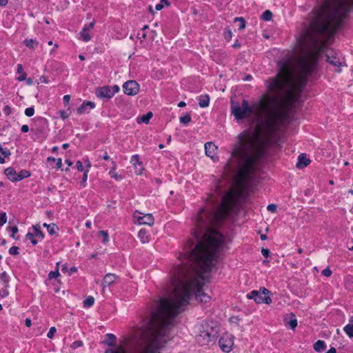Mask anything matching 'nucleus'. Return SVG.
Listing matches in <instances>:
<instances>
[{"label":"nucleus","mask_w":353,"mask_h":353,"mask_svg":"<svg viewBox=\"0 0 353 353\" xmlns=\"http://www.w3.org/2000/svg\"><path fill=\"white\" fill-rule=\"evenodd\" d=\"M26 46L30 48H34L38 44L37 41L34 39H26L24 41Z\"/></svg>","instance_id":"7c9ffc66"},{"label":"nucleus","mask_w":353,"mask_h":353,"mask_svg":"<svg viewBox=\"0 0 353 353\" xmlns=\"http://www.w3.org/2000/svg\"><path fill=\"white\" fill-rule=\"evenodd\" d=\"M327 60L334 66L341 67L344 65V61L336 57L328 56Z\"/></svg>","instance_id":"6ab92c4d"},{"label":"nucleus","mask_w":353,"mask_h":353,"mask_svg":"<svg viewBox=\"0 0 353 353\" xmlns=\"http://www.w3.org/2000/svg\"><path fill=\"white\" fill-rule=\"evenodd\" d=\"M186 103L184 102V101H180L179 103H178V106L179 108H183L184 106H185Z\"/></svg>","instance_id":"e2e57ef3"},{"label":"nucleus","mask_w":353,"mask_h":353,"mask_svg":"<svg viewBox=\"0 0 353 353\" xmlns=\"http://www.w3.org/2000/svg\"><path fill=\"white\" fill-rule=\"evenodd\" d=\"M25 325L28 327H30L32 325L31 320L30 319H26L25 321Z\"/></svg>","instance_id":"4d7b16f0"},{"label":"nucleus","mask_w":353,"mask_h":353,"mask_svg":"<svg viewBox=\"0 0 353 353\" xmlns=\"http://www.w3.org/2000/svg\"><path fill=\"white\" fill-rule=\"evenodd\" d=\"M47 230L50 235H53L58 230V227L54 223H50L48 225Z\"/></svg>","instance_id":"c756f323"},{"label":"nucleus","mask_w":353,"mask_h":353,"mask_svg":"<svg viewBox=\"0 0 353 353\" xmlns=\"http://www.w3.org/2000/svg\"><path fill=\"white\" fill-rule=\"evenodd\" d=\"M199 330L200 332L196 335V340L201 345H208L214 339L216 333L213 328L209 327L206 323L201 325Z\"/></svg>","instance_id":"20e7f679"},{"label":"nucleus","mask_w":353,"mask_h":353,"mask_svg":"<svg viewBox=\"0 0 353 353\" xmlns=\"http://www.w3.org/2000/svg\"><path fill=\"white\" fill-rule=\"evenodd\" d=\"M276 205L275 204H270L268 205L267 209L271 212H275L276 210Z\"/></svg>","instance_id":"c03bdc74"},{"label":"nucleus","mask_w":353,"mask_h":353,"mask_svg":"<svg viewBox=\"0 0 353 353\" xmlns=\"http://www.w3.org/2000/svg\"><path fill=\"white\" fill-rule=\"evenodd\" d=\"M343 330L350 338H352L353 337V323H352V322L350 321V323L344 327Z\"/></svg>","instance_id":"5701e85b"},{"label":"nucleus","mask_w":353,"mask_h":353,"mask_svg":"<svg viewBox=\"0 0 353 353\" xmlns=\"http://www.w3.org/2000/svg\"><path fill=\"white\" fill-rule=\"evenodd\" d=\"M235 195L229 190L221 197L220 203L210 195L204 208L195 219L194 240L188 242L184 254H180V264L170 272V282L165 296L161 298L153 311L164 335L172 320L183 310L194 294L196 300L208 303L211 297L205 292L201 274L210 270L224 237L215 230L220 221L232 210Z\"/></svg>","instance_id":"f03ea898"},{"label":"nucleus","mask_w":353,"mask_h":353,"mask_svg":"<svg viewBox=\"0 0 353 353\" xmlns=\"http://www.w3.org/2000/svg\"><path fill=\"white\" fill-rule=\"evenodd\" d=\"M94 25V22L85 25L82 30L79 32L78 38L84 42L89 41L91 39L90 32L93 29Z\"/></svg>","instance_id":"9b49d317"},{"label":"nucleus","mask_w":353,"mask_h":353,"mask_svg":"<svg viewBox=\"0 0 353 353\" xmlns=\"http://www.w3.org/2000/svg\"><path fill=\"white\" fill-rule=\"evenodd\" d=\"M88 172H89L88 169L85 170V172H84V174H83V180H82V183H85L87 179H88Z\"/></svg>","instance_id":"09e8293b"},{"label":"nucleus","mask_w":353,"mask_h":353,"mask_svg":"<svg viewBox=\"0 0 353 353\" xmlns=\"http://www.w3.org/2000/svg\"><path fill=\"white\" fill-rule=\"evenodd\" d=\"M152 117V113L151 112H148L146 114L142 115L137 118V121L138 123H148L150 119Z\"/></svg>","instance_id":"412c9836"},{"label":"nucleus","mask_w":353,"mask_h":353,"mask_svg":"<svg viewBox=\"0 0 353 353\" xmlns=\"http://www.w3.org/2000/svg\"><path fill=\"white\" fill-rule=\"evenodd\" d=\"M326 345L323 341L319 340L314 345V349L319 352H321L325 350Z\"/></svg>","instance_id":"4be33fe9"},{"label":"nucleus","mask_w":353,"mask_h":353,"mask_svg":"<svg viewBox=\"0 0 353 353\" xmlns=\"http://www.w3.org/2000/svg\"><path fill=\"white\" fill-rule=\"evenodd\" d=\"M9 253L11 255H16V254H17L19 253L18 252V248L15 247V246L11 247L10 248V250H9Z\"/></svg>","instance_id":"37998d69"},{"label":"nucleus","mask_w":353,"mask_h":353,"mask_svg":"<svg viewBox=\"0 0 353 353\" xmlns=\"http://www.w3.org/2000/svg\"><path fill=\"white\" fill-rule=\"evenodd\" d=\"M326 353H336V350L335 348L332 347Z\"/></svg>","instance_id":"69168bd1"},{"label":"nucleus","mask_w":353,"mask_h":353,"mask_svg":"<svg viewBox=\"0 0 353 353\" xmlns=\"http://www.w3.org/2000/svg\"><path fill=\"white\" fill-rule=\"evenodd\" d=\"M163 4L162 3H157L155 6L157 10H160L163 8Z\"/></svg>","instance_id":"bf43d9fd"},{"label":"nucleus","mask_w":353,"mask_h":353,"mask_svg":"<svg viewBox=\"0 0 353 353\" xmlns=\"http://www.w3.org/2000/svg\"><path fill=\"white\" fill-rule=\"evenodd\" d=\"M94 303V299L92 296H88L83 301V306L85 307H91Z\"/></svg>","instance_id":"c85d7f7f"},{"label":"nucleus","mask_w":353,"mask_h":353,"mask_svg":"<svg viewBox=\"0 0 353 353\" xmlns=\"http://www.w3.org/2000/svg\"><path fill=\"white\" fill-rule=\"evenodd\" d=\"M21 132H22L26 133V132H28L29 131V127H28V125H23L21 126Z\"/></svg>","instance_id":"864d4df0"},{"label":"nucleus","mask_w":353,"mask_h":353,"mask_svg":"<svg viewBox=\"0 0 353 353\" xmlns=\"http://www.w3.org/2000/svg\"><path fill=\"white\" fill-rule=\"evenodd\" d=\"M232 32L231 30L228 29V30H225V39H227L228 41H230L232 39Z\"/></svg>","instance_id":"79ce46f5"},{"label":"nucleus","mask_w":353,"mask_h":353,"mask_svg":"<svg viewBox=\"0 0 353 353\" xmlns=\"http://www.w3.org/2000/svg\"><path fill=\"white\" fill-rule=\"evenodd\" d=\"M60 114V117L63 119H66L67 118H68L69 117V114L65 112V111H61L59 112Z\"/></svg>","instance_id":"de8ad7c7"},{"label":"nucleus","mask_w":353,"mask_h":353,"mask_svg":"<svg viewBox=\"0 0 353 353\" xmlns=\"http://www.w3.org/2000/svg\"><path fill=\"white\" fill-rule=\"evenodd\" d=\"M63 103L65 104H68L69 102H70V96L67 94V95H65L63 98Z\"/></svg>","instance_id":"3c124183"},{"label":"nucleus","mask_w":353,"mask_h":353,"mask_svg":"<svg viewBox=\"0 0 353 353\" xmlns=\"http://www.w3.org/2000/svg\"><path fill=\"white\" fill-rule=\"evenodd\" d=\"M217 147L212 142H208L205 144V154L212 159L216 157Z\"/></svg>","instance_id":"f8f14e48"},{"label":"nucleus","mask_w":353,"mask_h":353,"mask_svg":"<svg viewBox=\"0 0 353 353\" xmlns=\"http://www.w3.org/2000/svg\"><path fill=\"white\" fill-rule=\"evenodd\" d=\"M289 327L294 330L296 326H297V321L296 319H291L289 323Z\"/></svg>","instance_id":"a19ab883"},{"label":"nucleus","mask_w":353,"mask_h":353,"mask_svg":"<svg viewBox=\"0 0 353 353\" xmlns=\"http://www.w3.org/2000/svg\"><path fill=\"white\" fill-rule=\"evenodd\" d=\"M7 222V215L6 212L0 213V226H3Z\"/></svg>","instance_id":"f704fd0d"},{"label":"nucleus","mask_w":353,"mask_h":353,"mask_svg":"<svg viewBox=\"0 0 353 353\" xmlns=\"http://www.w3.org/2000/svg\"><path fill=\"white\" fill-rule=\"evenodd\" d=\"M57 330L54 327H51L48 331V333L47 334L48 337L50 339H52L54 334L56 333Z\"/></svg>","instance_id":"58836bf2"},{"label":"nucleus","mask_w":353,"mask_h":353,"mask_svg":"<svg viewBox=\"0 0 353 353\" xmlns=\"http://www.w3.org/2000/svg\"><path fill=\"white\" fill-rule=\"evenodd\" d=\"M347 12L348 6L342 0H325L321 6L315 8L308 26L297 38L294 52L279 62L277 77L268 85L274 95H265L252 106L245 101L232 104V112L236 119L248 118L256 126L238 135L231 159L225 167L226 172L236 174L241 182L250 178L263 147L269 141L263 130L267 133L275 131L283 120L280 95L303 87L315 65L314 48L319 34H332L339 28Z\"/></svg>","instance_id":"f257e3e1"},{"label":"nucleus","mask_w":353,"mask_h":353,"mask_svg":"<svg viewBox=\"0 0 353 353\" xmlns=\"http://www.w3.org/2000/svg\"><path fill=\"white\" fill-rule=\"evenodd\" d=\"M120 88L117 85L112 86L105 85L97 88L95 94L99 98H112L115 94L119 92Z\"/></svg>","instance_id":"423d86ee"},{"label":"nucleus","mask_w":353,"mask_h":353,"mask_svg":"<svg viewBox=\"0 0 353 353\" xmlns=\"http://www.w3.org/2000/svg\"><path fill=\"white\" fill-rule=\"evenodd\" d=\"M219 344L223 352H230L234 345L232 336L228 333L223 334L219 339Z\"/></svg>","instance_id":"1a4fd4ad"},{"label":"nucleus","mask_w":353,"mask_h":353,"mask_svg":"<svg viewBox=\"0 0 353 353\" xmlns=\"http://www.w3.org/2000/svg\"><path fill=\"white\" fill-rule=\"evenodd\" d=\"M112 169H111L110 170H114V171H115V170H117V163H116V162L112 161Z\"/></svg>","instance_id":"052dcab7"},{"label":"nucleus","mask_w":353,"mask_h":353,"mask_svg":"<svg viewBox=\"0 0 353 353\" xmlns=\"http://www.w3.org/2000/svg\"><path fill=\"white\" fill-rule=\"evenodd\" d=\"M43 238L44 234L41 231L39 224L32 225V228L28 230V232L26 235V239L30 241L34 245H37L38 243L37 239L42 240Z\"/></svg>","instance_id":"0eeeda50"},{"label":"nucleus","mask_w":353,"mask_h":353,"mask_svg":"<svg viewBox=\"0 0 353 353\" xmlns=\"http://www.w3.org/2000/svg\"><path fill=\"white\" fill-rule=\"evenodd\" d=\"M138 237L140 239L143 243H148L150 241V235L145 229H141L139 230L138 233Z\"/></svg>","instance_id":"aec40b11"},{"label":"nucleus","mask_w":353,"mask_h":353,"mask_svg":"<svg viewBox=\"0 0 353 353\" xmlns=\"http://www.w3.org/2000/svg\"><path fill=\"white\" fill-rule=\"evenodd\" d=\"M0 280L5 288H8L10 277L6 272H3L0 274Z\"/></svg>","instance_id":"b1692460"},{"label":"nucleus","mask_w":353,"mask_h":353,"mask_svg":"<svg viewBox=\"0 0 353 353\" xmlns=\"http://www.w3.org/2000/svg\"><path fill=\"white\" fill-rule=\"evenodd\" d=\"M10 230L11 231V237L14 239H18V236H16V234L18 232V228L17 226H13L10 228Z\"/></svg>","instance_id":"c9c22d12"},{"label":"nucleus","mask_w":353,"mask_h":353,"mask_svg":"<svg viewBox=\"0 0 353 353\" xmlns=\"http://www.w3.org/2000/svg\"><path fill=\"white\" fill-rule=\"evenodd\" d=\"M123 89L125 94L134 96L139 92V85L137 81L130 80L123 85Z\"/></svg>","instance_id":"9d476101"},{"label":"nucleus","mask_w":353,"mask_h":353,"mask_svg":"<svg viewBox=\"0 0 353 353\" xmlns=\"http://www.w3.org/2000/svg\"><path fill=\"white\" fill-rule=\"evenodd\" d=\"M65 163H66L69 167L72 166V162L70 160H69V159H65Z\"/></svg>","instance_id":"0e129e2a"},{"label":"nucleus","mask_w":353,"mask_h":353,"mask_svg":"<svg viewBox=\"0 0 353 353\" xmlns=\"http://www.w3.org/2000/svg\"><path fill=\"white\" fill-rule=\"evenodd\" d=\"M234 23H236L239 27V30H242L245 27V20L241 17H236L234 20Z\"/></svg>","instance_id":"a878e982"},{"label":"nucleus","mask_w":353,"mask_h":353,"mask_svg":"<svg viewBox=\"0 0 353 353\" xmlns=\"http://www.w3.org/2000/svg\"><path fill=\"white\" fill-rule=\"evenodd\" d=\"M3 112L7 115L10 114L11 113V108L8 105L5 106L3 108Z\"/></svg>","instance_id":"8fccbe9b"},{"label":"nucleus","mask_w":353,"mask_h":353,"mask_svg":"<svg viewBox=\"0 0 353 353\" xmlns=\"http://www.w3.org/2000/svg\"><path fill=\"white\" fill-rule=\"evenodd\" d=\"M68 268L66 264H63L61 265V271L63 272V273H68Z\"/></svg>","instance_id":"6e6d98bb"},{"label":"nucleus","mask_w":353,"mask_h":353,"mask_svg":"<svg viewBox=\"0 0 353 353\" xmlns=\"http://www.w3.org/2000/svg\"><path fill=\"white\" fill-rule=\"evenodd\" d=\"M62 166V160L61 159H58L57 161V168H61Z\"/></svg>","instance_id":"13d9d810"},{"label":"nucleus","mask_w":353,"mask_h":353,"mask_svg":"<svg viewBox=\"0 0 353 353\" xmlns=\"http://www.w3.org/2000/svg\"><path fill=\"white\" fill-rule=\"evenodd\" d=\"M30 176V173L29 171L26 170H21L17 174V181H21L25 178H27Z\"/></svg>","instance_id":"bb28decb"},{"label":"nucleus","mask_w":353,"mask_h":353,"mask_svg":"<svg viewBox=\"0 0 353 353\" xmlns=\"http://www.w3.org/2000/svg\"><path fill=\"white\" fill-rule=\"evenodd\" d=\"M130 163L135 168L137 174H141L142 171L143 170V168L142 162L139 159V155H133L130 159Z\"/></svg>","instance_id":"ddd939ff"},{"label":"nucleus","mask_w":353,"mask_h":353,"mask_svg":"<svg viewBox=\"0 0 353 353\" xmlns=\"http://www.w3.org/2000/svg\"><path fill=\"white\" fill-rule=\"evenodd\" d=\"M99 236L101 238V242L103 243H106L109 241L108 234L106 231H100L99 232Z\"/></svg>","instance_id":"cd10ccee"},{"label":"nucleus","mask_w":353,"mask_h":353,"mask_svg":"<svg viewBox=\"0 0 353 353\" xmlns=\"http://www.w3.org/2000/svg\"><path fill=\"white\" fill-rule=\"evenodd\" d=\"M332 270L329 268L323 270V271L321 272L322 275L326 277L330 276L332 275Z\"/></svg>","instance_id":"ea45409f"},{"label":"nucleus","mask_w":353,"mask_h":353,"mask_svg":"<svg viewBox=\"0 0 353 353\" xmlns=\"http://www.w3.org/2000/svg\"><path fill=\"white\" fill-rule=\"evenodd\" d=\"M133 217L134 222L139 225H152L154 222V219L152 214H143L137 211L134 212Z\"/></svg>","instance_id":"6e6552de"},{"label":"nucleus","mask_w":353,"mask_h":353,"mask_svg":"<svg viewBox=\"0 0 353 353\" xmlns=\"http://www.w3.org/2000/svg\"><path fill=\"white\" fill-rule=\"evenodd\" d=\"M152 312L145 326L139 330L134 340L123 339L115 343L116 336L107 334L105 353H157L161 347L163 330Z\"/></svg>","instance_id":"7ed1b4c3"},{"label":"nucleus","mask_w":353,"mask_h":353,"mask_svg":"<svg viewBox=\"0 0 353 353\" xmlns=\"http://www.w3.org/2000/svg\"><path fill=\"white\" fill-rule=\"evenodd\" d=\"M199 105L201 108H204L209 105L210 97L208 94L200 95L197 97Z\"/></svg>","instance_id":"a211bd4d"},{"label":"nucleus","mask_w":353,"mask_h":353,"mask_svg":"<svg viewBox=\"0 0 353 353\" xmlns=\"http://www.w3.org/2000/svg\"><path fill=\"white\" fill-rule=\"evenodd\" d=\"M59 276H60V274H59V270L57 269H56L55 271H51L49 273V274H48V277L50 279H57Z\"/></svg>","instance_id":"4c0bfd02"},{"label":"nucleus","mask_w":353,"mask_h":353,"mask_svg":"<svg viewBox=\"0 0 353 353\" xmlns=\"http://www.w3.org/2000/svg\"><path fill=\"white\" fill-rule=\"evenodd\" d=\"M8 3V0H0V6H5Z\"/></svg>","instance_id":"680f3d73"},{"label":"nucleus","mask_w":353,"mask_h":353,"mask_svg":"<svg viewBox=\"0 0 353 353\" xmlns=\"http://www.w3.org/2000/svg\"><path fill=\"white\" fill-rule=\"evenodd\" d=\"M180 123L184 125L188 124L191 121V117L189 114H186L183 117H180Z\"/></svg>","instance_id":"2f4dec72"},{"label":"nucleus","mask_w":353,"mask_h":353,"mask_svg":"<svg viewBox=\"0 0 353 353\" xmlns=\"http://www.w3.org/2000/svg\"><path fill=\"white\" fill-rule=\"evenodd\" d=\"M270 291L265 288H261L259 290H252L247 294V298L253 299L256 303L270 304L272 299L269 296Z\"/></svg>","instance_id":"39448f33"},{"label":"nucleus","mask_w":353,"mask_h":353,"mask_svg":"<svg viewBox=\"0 0 353 353\" xmlns=\"http://www.w3.org/2000/svg\"><path fill=\"white\" fill-rule=\"evenodd\" d=\"M25 114L28 117H30L34 115V109L33 107H30V108H27L26 110H25V112H24Z\"/></svg>","instance_id":"e433bc0d"},{"label":"nucleus","mask_w":353,"mask_h":353,"mask_svg":"<svg viewBox=\"0 0 353 353\" xmlns=\"http://www.w3.org/2000/svg\"><path fill=\"white\" fill-rule=\"evenodd\" d=\"M95 108V104L92 101H84L81 105L77 109V113L79 114H86L89 111Z\"/></svg>","instance_id":"4468645a"},{"label":"nucleus","mask_w":353,"mask_h":353,"mask_svg":"<svg viewBox=\"0 0 353 353\" xmlns=\"http://www.w3.org/2000/svg\"><path fill=\"white\" fill-rule=\"evenodd\" d=\"M272 14L270 10L265 11L262 14V19L265 21H270Z\"/></svg>","instance_id":"473e14b6"},{"label":"nucleus","mask_w":353,"mask_h":353,"mask_svg":"<svg viewBox=\"0 0 353 353\" xmlns=\"http://www.w3.org/2000/svg\"><path fill=\"white\" fill-rule=\"evenodd\" d=\"M102 158H103L104 160H108V159H110V157H109V155H108L107 153H105V154L102 157Z\"/></svg>","instance_id":"338daca9"},{"label":"nucleus","mask_w":353,"mask_h":353,"mask_svg":"<svg viewBox=\"0 0 353 353\" xmlns=\"http://www.w3.org/2000/svg\"><path fill=\"white\" fill-rule=\"evenodd\" d=\"M261 252L263 256L268 257L270 251L268 249H262Z\"/></svg>","instance_id":"5fc2aeb1"},{"label":"nucleus","mask_w":353,"mask_h":353,"mask_svg":"<svg viewBox=\"0 0 353 353\" xmlns=\"http://www.w3.org/2000/svg\"><path fill=\"white\" fill-rule=\"evenodd\" d=\"M5 174L7 176L8 179L12 182L17 181V174L18 173L15 171V170L9 167L5 170Z\"/></svg>","instance_id":"dca6fc26"},{"label":"nucleus","mask_w":353,"mask_h":353,"mask_svg":"<svg viewBox=\"0 0 353 353\" xmlns=\"http://www.w3.org/2000/svg\"><path fill=\"white\" fill-rule=\"evenodd\" d=\"M109 175L111 178L114 179L117 181H121L122 179V176L119 175L115 171L110 170Z\"/></svg>","instance_id":"72a5a7b5"},{"label":"nucleus","mask_w":353,"mask_h":353,"mask_svg":"<svg viewBox=\"0 0 353 353\" xmlns=\"http://www.w3.org/2000/svg\"><path fill=\"white\" fill-rule=\"evenodd\" d=\"M76 167L79 171H83V166L82 163L80 161H78L76 163Z\"/></svg>","instance_id":"49530a36"},{"label":"nucleus","mask_w":353,"mask_h":353,"mask_svg":"<svg viewBox=\"0 0 353 353\" xmlns=\"http://www.w3.org/2000/svg\"><path fill=\"white\" fill-rule=\"evenodd\" d=\"M117 276L116 274L108 273L103 278V286H105V285L109 286L111 284L114 283L117 281Z\"/></svg>","instance_id":"f3484780"},{"label":"nucleus","mask_w":353,"mask_h":353,"mask_svg":"<svg viewBox=\"0 0 353 353\" xmlns=\"http://www.w3.org/2000/svg\"><path fill=\"white\" fill-rule=\"evenodd\" d=\"M8 288H3L1 290H0V296L2 297H6L8 294Z\"/></svg>","instance_id":"a18cd8bd"},{"label":"nucleus","mask_w":353,"mask_h":353,"mask_svg":"<svg viewBox=\"0 0 353 353\" xmlns=\"http://www.w3.org/2000/svg\"><path fill=\"white\" fill-rule=\"evenodd\" d=\"M310 163V160L305 154H301L298 157V161L296 163V167L299 169L305 168Z\"/></svg>","instance_id":"2eb2a0df"},{"label":"nucleus","mask_w":353,"mask_h":353,"mask_svg":"<svg viewBox=\"0 0 353 353\" xmlns=\"http://www.w3.org/2000/svg\"><path fill=\"white\" fill-rule=\"evenodd\" d=\"M17 72L19 74V75L17 77V80H19V81L25 80L26 77V74L23 71L22 65H17Z\"/></svg>","instance_id":"393cba45"},{"label":"nucleus","mask_w":353,"mask_h":353,"mask_svg":"<svg viewBox=\"0 0 353 353\" xmlns=\"http://www.w3.org/2000/svg\"><path fill=\"white\" fill-rule=\"evenodd\" d=\"M77 272V268L76 267H72L71 268H70L68 270V274L71 275Z\"/></svg>","instance_id":"603ef678"},{"label":"nucleus","mask_w":353,"mask_h":353,"mask_svg":"<svg viewBox=\"0 0 353 353\" xmlns=\"http://www.w3.org/2000/svg\"><path fill=\"white\" fill-rule=\"evenodd\" d=\"M48 161H54L55 159L54 157H48L47 159Z\"/></svg>","instance_id":"774afa93"}]
</instances>
